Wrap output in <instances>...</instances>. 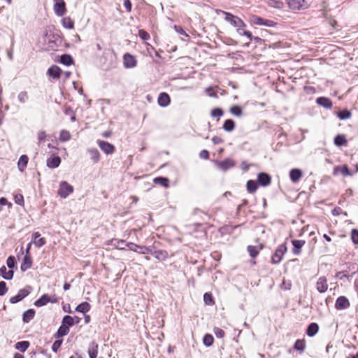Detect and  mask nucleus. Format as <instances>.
<instances>
[{"label": "nucleus", "mask_w": 358, "mask_h": 358, "mask_svg": "<svg viewBox=\"0 0 358 358\" xmlns=\"http://www.w3.org/2000/svg\"><path fill=\"white\" fill-rule=\"evenodd\" d=\"M129 246V248L130 250L132 251H137V248H140L139 253L140 254H150L151 255L154 256L159 261H165L169 257V253L166 250H153L149 247L146 246H141L138 245L136 243L129 242V244H127Z\"/></svg>", "instance_id": "1"}, {"label": "nucleus", "mask_w": 358, "mask_h": 358, "mask_svg": "<svg viewBox=\"0 0 358 358\" xmlns=\"http://www.w3.org/2000/svg\"><path fill=\"white\" fill-rule=\"evenodd\" d=\"M222 13L225 15V21L229 22L233 27L236 28L241 27H246L245 22L238 17L225 11H222Z\"/></svg>", "instance_id": "2"}, {"label": "nucleus", "mask_w": 358, "mask_h": 358, "mask_svg": "<svg viewBox=\"0 0 358 358\" xmlns=\"http://www.w3.org/2000/svg\"><path fill=\"white\" fill-rule=\"evenodd\" d=\"M287 249L285 243L278 245L274 254L272 255L271 262L274 264L280 263L283 255L287 252Z\"/></svg>", "instance_id": "3"}, {"label": "nucleus", "mask_w": 358, "mask_h": 358, "mask_svg": "<svg viewBox=\"0 0 358 358\" xmlns=\"http://www.w3.org/2000/svg\"><path fill=\"white\" fill-rule=\"evenodd\" d=\"M53 10L55 15L58 17L64 16L66 12V3L64 0H53Z\"/></svg>", "instance_id": "4"}, {"label": "nucleus", "mask_w": 358, "mask_h": 358, "mask_svg": "<svg viewBox=\"0 0 358 358\" xmlns=\"http://www.w3.org/2000/svg\"><path fill=\"white\" fill-rule=\"evenodd\" d=\"M73 192V187L66 181H62L59 185V189L57 192L58 195L62 198H66Z\"/></svg>", "instance_id": "5"}, {"label": "nucleus", "mask_w": 358, "mask_h": 358, "mask_svg": "<svg viewBox=\"0 0 358 358\" xmlns=\"http://www.w3.org/2000/svg\"><path fill=\"white\" fill-rule=\"evenodd\" d=\"M31 287L30 286H27L25 288L20 289L15 296L10 297V302L11 303H16L20 301H22L24 298L28 296L31 292Z\"/></svg>", "instance_id": "6"}, {"label": "nucleus", "mask_w": 358, "mask_h": 358, "mask_svg": "<svg viewBox=\"0 0 358 358\" xmlns=\"http://www.w3.org/2000/svg\"><path fill=\"white\" fill-rule=\"evenodd\" d=\"M215 165L217 169L222 171H226L228 169L234 166V161L230 158L225 159L220 162H215Z\"/></svg>", "instance_id": "7"}, {"label": "nucleus", "mask_w": 358, "mask_h": 358, "mask_svg": "<svg viewBox=\"0 0 358 358\" xmlns=\"http://www.w3.org/2000/svg\"><path fill=\"white\" fill-rule=\"evenodd\" d=\"M97 144L100 149L106 155H111L115 151V146L107 141L98 140Z\"/></svg>", "instance_id": "8"}, {"label": "nucleus", "mask_w": 358, "mask_h": 358, "mask_svg": "<svg viewBox=\"0 0 358 358\" xmlns=\"http://www.w3.org/2000/svg\"><path fill=\"white\" fill-rule=\"evenodd\" d=\"M350 303L347 297L341 296L337 298L335 303V308L336 310H345L350 307Z\"/></svg>", "instance_id": "9"}, {"label": "nucleus", "mask_w": 358, "mask_h": 358, "mask_svg": "<svg viewBox=\"0 0 358 358\" xmlns=\"http://www.w3.org/2000/svg\"><path fill=\"white\" fill-rule=\"evenodd\" d=\"M123 63L125 68L131 69L136 66L137 61L134 56L129 53H126L123 56Z\"/></svg>", "instance_id": "10"}, {"label": "nucleus", "mask_w": 358, "mask_h": 358, "mask_svg": "<svg viewBox=\"0 0 358 358\" xmlns=\"http://www.w3.org/2000/svg\"><path fill=\"white\" fill-rule=\"evenodd\" d=\"M252 21L255 24L257 25H264L268 27H275L276 23L272 20L264 19L262 17L258 16H253L252 18Z\"/></svg>", "instance_id": "11"}, {"label": "nucleus", "mask_w": 358, "mask_h": 358, "mask_svg": "<svg viewBox=\"0 0 358 358\" xmlns=\"http://www.w3.org/2000/svg\"><path fill=\"white\" fill-rule=\"evenodd\" d=\"M257 182L259 185L266 187L271 184V177L266 173L262 172L257 175Z\"/></svg>", "instance_id": "12"}, {"label": "nucleus", "mask_w": 358, "mask_h": 358, "mask_svg": "<svg viewBox=\"0 0 358 358\" xmlns=\"http://www.w3.org/2000/svg\"><path fill=\"white\" fill-rule=\"evenodd\" d=\"M49 302L55 303L57 302V299H51L48 294H44L38 299L35 301L34 306L36 307H41L45 306Z\"/></svg>", "instance_id": "13"}, {"label": "nucleus", "mask_w": 358, "mask_h": 358, "mask_svg": "<svg viewBox=\"0 0 358 358\" xmlns=\"http://www.w3.org/2000/svg\"><path fill=\"white\" fill-rule=\"evenodd\" d=\"M316 289L320 293H324L328 289L327 278L324 276L320 277L316 282Z\"/></svg>", "instance_id": "14"}, {"label": "nucleus", "mask_w": 358, "mask_h": 358, "mask_svg": "<svg viewBox=\"0 0 358 358\" xmlns=\"http://www.w3.org/2000/svg\"><path fill=\"white\" fill-rule=\"evenodd\" d=\"M316 103L326 108V109H331L333 103L331 100L329 98L325 97V96H320L316 99Z\"/></svg>", "instance_id": "15"}, {"label": "nucleus", "mask_w": 358, "mask_h": 358, "mask_svg": "<svg viewBox=\"0 0 358 358\" xmlns=\"http://www.w3.org/2000/svg\"><path fill=\"white\" fill-rule=\"evenodd\" d=\"M289 8L292 10H300L304 8L305 0H286Z\"/></svg>", "instance_id": "16"}, {"label": "nucleus", "mask_w": 358, "mask_h": 358, "mask_svg": "<svg viewBox=\"0 0 358 358\" xmlns=\"http://www.w3.org/2000/svg\"><path fill=\"white\" fill-rule=\"evenodd\" d=\"M158 104L162 107H166L170 104L171 99L169 95L166 92L159 94L157 99Z\"/></svg>", "instance_id": "17"}, {"label": "nucleus", "mask_w": 358, "mask_h": 358, "mask_svg": "<svg viewBox=\"0 0 358 358\" xmlns=\"http://www.w3.org/2000/svg\"><path fill=\"white\" fill-rule=\"evenodd\" d=\"M61 73H62L61 69L56 65L51 66L48 69V71H47V74L50 77H52L54 79H58L60 77Z\"/></svg>", "instance_id": "18"}, {"label": "nucleus", "mask_w": 358, "mask_h": 358, "mask_svg": "<svg viewBox=\"0 0 358 358\" xmlns=\"http://www.w3.org/2000/svg\"><path fill=\"white\" fill-rule=\"evenodd\" d=\"M293 245L292 252L294 255H299L301 253V248L305 244V241L303 240H293L292 241Z\"/></svg>", "instance_id": "19"}, {"label": "nucleus", "mask_w": 358, "mask_h": 358, "mask_svg": "<svg viewBox=\"0 0 358 358\" xmlns=\"http://www.w3.org/2000/svg\"><path fill=\"white\" fill-rule=\"evenodd\" d=\"M60 163L61 159L59 156L52 155L47 159V166L51 169L58 167Z\"/></svg>", "instance_id": "20"}, {"label": "nucleus", "mask_w": 358, "mask_h": 358, "mask_svg": "<svg viewBox=\"0 0 358 358\" xmlns=\"http://www.w3.org/2000/svg\"><path fill=\"white\" fill-rule=\"evenodd\" d=\"M303 173L299 169H292L289 171V178L292 182H297L302 177Z\"/></svg>", "instance_id": "21"}, {"label": "nucleus", "mask_w": 358, "mask_h": 358, "mask_svg": "<svg viewBox=\"0 0 358 358\" xmlns=\"http://www.w3.org/2000/svg\"><path fill=\"white\" fill-rule=\"evenodd\" d=\"M98 344L92 341L89 344L87 352L90 358H96L98 354Z\"/></svg>", "instance_id": "22"}, {"label": "nucleus", "mask_w": 358, "mask_h": 358, "mask_svg": "<svg viewBox=\"0 0 358 358\" xmlns=\"http://www.w3.org/2000/svg\"><path fill=\"white\" fill-rule=\"evenodd\" d=\"M32 266V260L29 255H25L23 258V261L20 266V269L22 271H26L29 268H30Z\"/></svg>", "instance_id": "23"}, {"label": "nucleus", "mask_w": 358, "mask_h": 358, "mask_svg": "<svg viewBox=\"0 0 358 358\" xmlns=\"http://www.w3.org/2000/svg\"><path fill=\"white\" fill-rule=\"evenodd\" d=\"M319 331V326L315 322L310 323L306 329V334L310 336H314Z\"/></svg>", "instance_id": "24"}, {"label": "nucleus", "mask_w": 358, "mask_h": 358, "mask_svg": "<svg viewBox=\"0 0 358 358\" xmlns=\"http://www.w3.org/2000/svg\"><path fill=\"white\" fill-rule=\"evenodd\" d=\"M13 275L14 272L12 270L7 271V268L5 266H2L0 268V275L5 280H9L13 279Z\"/></svg>", "instance_id": "25"}, {"label": "nucleus", "mask_w": 358, "mask_h": 358, "mask_svg": "<svg viewBox=\"0 0 358 358\" xmlns=\"http://www.w3.org/2000/svg\"><path fill=\"white\" fill-rule=\"evenodd\" d=\"M28 161L29 158L27 155H22L20 156L17 162L18 169L20 171L22 172L24 170L27 166Z\"/></svg>", "instance_id": "26"}, {"label": "nucleus", "mask_w": 358, "mask_h": 358, "mask_svg": "<svg viewBox=\"0 0 358 358\" xmlns=\"http://www.w3.org/2000/svg\"><path fill=\"white\" fill-rule=\"evenodd\" d=\"M87 152L94 163H97L99 161L100 154L97 149L90 148L87 150Z\"/></svg>", "instance_id": "27"}, {"label": "nucleus", "mask_w": 358, "mask_h": 358, "mask_svg": "<svg viewBox=\"0 0 358 358\" xmlns=\"http://www.w3.org/2000/svg\"><path fill=\"white\" fill-rule=\"evenodd\" d=\"M35 316V310L34 309H29L26 310L22 315V321L24 323H29Z\"/></svg>", "instance_id": "28"}, {"label": "nucleus", "mask_w": 358, "mask_h": 358, "mask_svg": "<svg viewBox=\"0 0 358 358\" xmlns=\"http://www.w3.org/2000/svg\"><path fill=\"white\" fill-rule=\"evenodd\" d=\"M334 143L336 146H343L347 144V140L343 134H338L335 136Z\"/></svg>", "instance_id": "29"}, {"label": "nucleus", "mask_w": 358, "mask_h": 358, "mask_svg": "<svg viewBox=\"0 0 358 358\" xmlns=\"http://www.w3.org/2000/svg\"><path fill=\"white\" fill-rule=\"evenodd\" d=\"M90 304L88 302L85 301L76 306V311L82 313H85L90 310Z\"/></svg>", "instance_id": "30"}, {"label": "nucleus", "mask_w": 358, "mask_h": 358, "mask_svg": "<svg viewBox=\"0 0 358 358\" xmlns=\"http://www.w3.org/2000/svg\"><path fill=\"white\" fill-rule=\"evenodd\" d=\"M59 62L65 66H70L73 64V59L70 55L64 54L60 57Z\"/></svg>", "instance_id": "31"}, {"label": "nucleus", "mask_w": 358, "mask_h": 358, "mask_svg": "<svg viewBox=\"0 0 358 358\" xmlns=\"http://www.w3.org/2000/svg\"><path fill=\"white\" fill-rule=\"evenodd\" d=\"M69 331V329L68 328V326L66 324H62L59 327L57 333L55 334V336L56 338H60L62 336H66Z\"/></svg>", "instance_id": "32"}, {"label": "nucleus", "mask_w": 358, "mask_h": 358, "mask_svg": "<svg viewBox=\"0 0 358 358\" xmlns=\"http://www.w3.org/2000/svg\"><path fill=\"white\" fill-rule=\"evenodd\" d=\"M223 129L226 131L230 132L232 131L235 128V122L231 119H228L225 120L222 127Z\"/></svg>", "instance_id": "33"}, {"label": "nucleus", "mask_w": 358, "mask_h": 358, "mask_svg": "<svg viewBox=\"0 0 358 358\" xmlns=\"http://www.w3.org/2000/svg\"><path fill=\"white\" fill-rule=\"evenodd\" d=\"M155 184L160 185L162 187H168L169 185V180L165 177H157L153 180Z\"/></svg>", "instance_id": "34"}, {"label": "nucleus", "mask_w": 358, "mask_h": 358, "mask_svg": "<svg viewBox=\"0 0 358 358\" xmlns=\"http://www.w3.org/2000/svg\"><path fill=\"white\" fill-rule=\"evenodd\" d=\"M336 115L340 120H345L350 118L352 116V113L349 110L344 109L338 112Z\"/></svg>", "instance_id": "35"}, {"label": "nucleus", "mask_w": 358, "mask_h": 358, "mask_svg": "<svg viewBox=\"0 0 358 358\" xmlns=\"http://www.w3.org/2000/svg\"><path fill=\"white\" fill-rule=\"evenodd\" d=\"M306 348V342L304 339H298L296 341L294 345V349L299 351L303 352Z\"/></svg>", "instance_id": "36"}, {"label": "nucleus", "mask_w": 358, "mask_h": 358, "mask_svg": "<svg viewBox=\"0 0 358 358\" xmlns=\"http://www.w3.org/2000/svg\"><path fill=\"white\" fill-rule=\"evenodd\" d=\"M29 341H20V342H17L16 344H15V348L20 351V352H25L27 348L29 347Z\"/></svg>", "instance_id": "37"}, {"label": "nucleus", "mask_w": 358, "mask_h": 358, "mask_svg": "<svg viewBox=\"0 0 358 358\" xmlns=\"http://www.w3.org/2000/svg\"><path fill=\"white\" fill-rule=\"evenodd\" d=\"M62 24L64 27L71 29L74 27V22L70 17H65L62 20Z\"/></svg>", "instance_id": "38"}, {"label": "nucleus", "mask_w": 358, "mask_h": 358, "mask_svg": "<svg viewBox=\"0 0 358 358\" xmlns=\"http://www.w3.org/2000/svg\"><path fill=\"white\" fill-rule=\"evenodd\" d=\"M258 187V182L255 180H250L247 182V190L250 193H254L256 192Z\"/></svg>", "instance_id": "39"}, {"label": "nucleus", "mask_w": 358, "mask_h": 358, "mask_svg": "<svg viewBox=\"0 0 358 358\" xmlns=\"http://www.w3.org/2000/svg\"><path fill=\"white\" fill-rule=\"evenodd\" d=\"M71 138V135L69 131L62 129L60 131L59 138L60 141L66 142V141H69Z\"/></svg>", "instance_id": "40"}, {"label": "nucleus", "mask_w": 358, "mask_h": 358, "mask_svg": "<svg viewBox=\"0 0 358 358\" xmlns=\"http://www.w3.org/2000/svg\"><path fill=\"white\" fill-rule=\"evenodd\" d=\"M214 342V338L211 334H206L203 338V343L206 347H210Z\"/></svg>", "instance_id": "41"}, {"label": "nucleus", "mask_w": 358, "mask_h": 358, "mask_svg": "<svg viewBox=\"0 0 358 358\" xmlns=\"http://www.w3.org/2000/svg\"><path fill=\"white\" fill-rule=\"evenodd\" d=\"M17 99L21 103H25L28 101L29 96L26 91H22L18 94Z\"/></svg>", "instance_id": "42"}, {"label": "nucleus", "mask_w": 358, "mask_h": 358, "mask_svg": "<svg viewBox=\"0 0 358 358\" xmlns=\"http://www.w3.org/2000/svg\"><path fill=\"white\" fill-rule=\"evenodd\" d=\"M62 324H66V326H68V328L69 329V327H72L74 324V318L70 315H65L62 319Z\"/></svg>", "instance_id": "43"}, {"label": "nucleus", "mask_w": 358, "mask_h": 358, "mask_svg": "<svg viewBox=\"0 0 358 358\" xmlns=\"http://www.w3.org/2000/svg\"><path fill=\"white\" fill-rule=\"evenodd\" d=\"M230 112L234 115L241 117L243 114L242 108L239 106H233L230 108Z\"/></svg>", "instance_id": "44"}, {"label": "nucleus", "mask_w": 358, "mask_h": 358, "mask_svg": "<svg viewBox=\"0 0 358 358\" xmlns=\"http://www.w3.org/2000/svg\"><path fill=\"white\" fill-rule=\"evenodd\" d=\"M248 251L252 258H255L259 254V250L255 246L252 245H248Z\"/></svg>", "instance_id": "45"}, {"label": "nucleus", "mask_w": 358, "mask_h": 358, "mask_svg": "<svg viewBox=\"0 0 358 358\" xmlns=\"http://www.w3.org/2000/svg\"><path fill=\"white\" fill-rule=\"evenodd\" d=\"M6 264L10 269L14 268L16 266L15 258L13 256L8 257L6 260Z\"/></svg>", "instance_id": "46"}, {"label": "nucleus", "mask_w": 358, "mask_h": 358, "mask_svg": "<svg viewBox=\"0 0 358 358\" xmlns=\"http://www.w3.org/2000/svg\"><path fill=\"white\" fill-rule=\"evenodd\" d=\"M203 301L207 305H213L214 303L213 296L210 293L206 292L203 294Z\"/></svg>", "instance_id": "47"}, {"label": "nucleus", "mask_w": 358, "mask_h": 358, "mask_svg": "<svg viewBox=\"0 0 358 358\" xmlns=\"http://www.w3.org/2000/svg\"><path fill=\"white\" fill-rule=\"evenodd\" d=\"M129 243H125L123 240H115L114 245L120 250H123L124 249V246H127L129 248L127 245Z\"/></svg>", "instance_id": "48"}, {"label": "nucleus", "mask_w": 358, "mask_h": 358, "mask_svg": "<svg viewBox=\"0 0 358 358\" xmlns=\"http://www.w3.org/2000/svg\"><path fill=\"white\" fill-rule=\"evenodd\" d=\"M340 172L344 176H352L353 173H352L347 165H343L342 166H340Z\"/></svg>", "instance_id": "49"}, {"label": "nucleus", "mask_w": 358, "mask_h": 358, "mask_svg": "<svg viewBox=\"0 0 358 358\" xmlns=\"http://www.w3.org/2000/svg\"><path fill=\"white\" fill-rule=\"evenodd\" d=\"M210 115L213 117H221L223 115V110L220 108H215L211 110Z\"/></svg>", "instance_id": "50"}, {"label": "nucleus", "mask_w": 358, "mask_h": 358, "mask_svg": "<svg viewBox=\"0 0 358 358\" xmlns=\"http://www.w3.org/2000/svg\"><path fill=\"white\" fill-rule=\"evenodd\" d=\"M15 203L20 206H24V196L21 194H17L15 196L14 198Z\"/></svg>", "instance_id": "51"}, {"label": "nucleus", "mask_w": 358, "mask_h": 358, "mask_svg": "<svg viewBox=\"0 0 358 358\" xmlns=\"http://www.w3.org/2000/svg\"><path fill=\"white\" fill-rule=\"evenodd\" d=\"M351 240L353 243L358 244V230L353 229L351 231Z\"/></svg>", "instance_id": "52"}, {"label": "nucleus", "mask_w": 358, "mask_h": 358, "mask_svg": "<svg viewBox=\"0 0 358 358\" xmlns=\"http://www.w3.org/2000/svg\"><path fill=\"white\" fill-rule=\"evenodd\" d=\"M213 333L215 334L216 337H217L219 338H223L225 335L224 331L219 327H215L213 329Z\"/></svg>", "instance_id": "53"}, {"label": "nucleus", "mask_w": 358, "mask_h": 358, "mask_svg": "<svg viewBox=\"0 0 358 358\" xmlns=\"http://www.w3.org/2000/svg\"><path fill=\"white\" fill-rule=\"evenodd\" d=\"M138 36L141 39L144 41L148 40L150 38V34L144 29L138 30Z\"/></svg>", "instance_id": "54"}, {"label": "nucleus", "mask_w": 358, "mask_h": 358, "mask_svg": "<svg viewBox=\"0 0 358 358\" xmlns=\"http://www.w3.org/2000/svg\"><path fill=\"white\" fill-rule=\"evenodd\" d=\"M8 292L6 283L4 281L0 282V296H3Z\"/></svg>", "instance_id": "55"}, {"label": "nucleus", "mask_w": 358, "mask_h": 358, "mask_svg": "<svg viewBox=\"0 0 358 358\" xmlns=\"http://www.w3.org/2000/svg\"><path fill=\"white\" fill-rule=\"evenodd\" d=\"M331 213L334 216H338L341 214H343L344 215H347V213L346 212H343V210L341 209V208L340 207H336L334 208L332 210H331Z\"/></svg>", "instance_id": "56"}, {"label": "nucleus", "mask_w": 358, "mask_h": 358, "mask_svg": "<svg viewBox=\"0 0 358 358\" xmlns=\"http://www.w3.org/2000/svg\"><path fill=\"white\" fill-rule=\"evenodd\" d=\"M34 244L37 248H41L45 244V239L44 238H39L36 240H34Z\"/></svg>", "instance_id": "57"}, {"label": "nucleus", "mask_w": 358, "mask_h": 358, "mask_svg": "<svg viewBox=\"0 0 358 358\" xmlns=\"http://www.w3.org/2000/svg\"><path fill=\"white\" fill-rule=\"evenodd\" d=\"M62 343V341L57 340L55 341L52 345V350L55 352H57L59 348H60Z\"/></svg>", "instance_id": "58"}, {"label": "nucleus", "mask_w": 358, "mask_h": 358, "mask_svg": "<svg viewBox=\"0 0 358 358\" xmlns=\"http://www.w3.org/2000/svg\"><path fill=\"white\" fill-rule=\"evenodd\" d=\"M46 138V133L45 131H40L38 133V140L39 142H43Z\"/></svg>", "instance_id": "59"}, {"label": "nucleus", "mask_w": 358, "mask_h": 358, "mask_svg": "<svg viewBox=\"0 0 358 358\" xmlns=\"http://www.w3.org/2000/svg\"><path fill=\"white\" fill-rule=\"evenodd\" d=\"M124 6L126 8L127 12H131L132 4L130 0H124Z\"/></svg>", "instance_id": "60"}, {"label": "nucleus", "mask_w": 358, "mask_h": 358, "mask_svg": "<svg viewBox=\"0 0 358 358\" xmlns=\"http://www.w3.org/2000/svg\"><path fill=\"white\" fill-rule=\"evenodd\" d=\"M199 157L202 159H207L209 157V152L206 150H203L199 153Z\"/></svg>", "instance_id": "61"}, {"label": "nucleus", "mask_w": 358, "mask_h": 358, "mask_svg": "<svg viewBox=\"0 0 358 358\" xmlns=\"http://www.w3.org/2000/svg\"><path fill=\"white\" fill-rule=\"evenodd\" d=\"M212 141L215 145H217L222 143L223 142V140L222 138L215 136L212 138Z\"/></svg>", "instance_id": "62"}, {"label": "nucleus", "mask_w": 358, "mask_h": 358, "mask_svg": "<svg viewBox=\"0 0 358 358\" xmlns=\"http://www.w3.org/2000/svg\"><path fill=\"white\" fill-rule=\"evenodd\" d=\"M206 91L209 96L217 97V93L214 92L211 87L207 88Z\"/></svg>", "instance_id": "63"}, {"label": "nucleus", "mask_w": 358, "mask_h": 358, "mask_svg": "<svg viewBox=\"0 0 358 358\" xmlns=\"http://www.w3.org/2000/svg\"><path fill=\"white\" fill-rule=\"evenodd\" d=\"M272 6L276 8H282L283 6V3L279 1H274L273 4Z\"/></svg>", "instance_id": "64"}]
</instances>
